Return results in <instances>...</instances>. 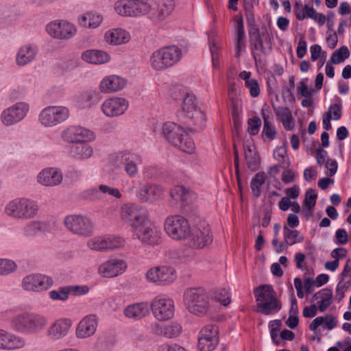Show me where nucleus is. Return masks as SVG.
Returning a JSON list of instances; mask_svg holds the SVG:
<instances>
[{
	"mask_svg": "<svg viewBox=\"0 0 351 351\" xmlns=\"http://www.w3.org/2000/svg\"><path fill=\"white\" fill-rule=\"evenodd\" d=\"M164 228L169 237L176 241L186 239L191 232L188 220L178 215L167 217L164 222Z\"/></svg>",
	"mask_w": 351,
	"mask_h": 351,
	"instance_id": "nucleus-12",
	"label": "nucleus"
},
{
	"mask_svg": "<svg viewBox=\"0 0 351 351\" xmlns=\"http://www.w3.org/2000/svg\"><path fill=\"white\" fill-rule=\"evenodd\" d=\"M99 318L97 314L84 315L76 324L75 335L77 339H85L95 335L99 326Z\"/></svg>",
	"mask_w": 351,
	"mask_h": 351,
	"instance_id": "nucleus-20",
	"label": "nucleus"
},
{
	"mask_svg": "<svg viewBox=\"0 0 351 351\" xmlns=\"http://www.w3.org/2000/svg\"><path fill=\"white\" fill-rule=\"evenodd\" d=\"M63 180V173L60 169L47 167L43 169L36 176V182L44 186L54 187L60 185Z\"/></svg>",
	"mask_w": 351,
	"mask_h": 351,
	"instance_id": "nucleus-27",
	"label": "nucleus"
},
{
	"mask_svg": "<svg viewBox=\"0 0 351 351\" xmlns=\"http://www.w3.org/2000/svg\"><path fill=\"white\" fill-rule=\"evenodd\" d=\"M47 323V318L45 315L27 311L16 314L10 321L13 330L27 335L41 332L46 328Z\"/></svg>",
	"mask_w": 351,
	"mask_h": 351,
	"instance_id": "nucleus-1",
	"label": "nucleus"
},
{
	"mask_svg": "<svg viewBox=\"0 0 351 351\" xmlns=\"http://www.w3.org/2000/svg\"><path fill=\"white\" fill-rule=\"evenodd\" d=\"M127 268L128 264L124 259L111 256L98 265L97 274L102 278H114L122 275Z\"/></svg>",
	"mask_w": 351,
	"mask_h": 351,
	"instance_id": "nucleus-16",
	"label": "nucleus"
},
{
	"mask_svg": "<svg viewBox=\"0 0 351 351\" xmlns=\"http://www.w3.org/2000/svg\"><path fill=\"white\" fill-rule=\"evenodd\" d=\"M103 21V14L97 12H87L78 17L80 25L88 29L98 28Z\"/></svg>",
	"mask_w": 351,
	"mask_h": 351,
	"instance_id": "nucleus-35",
	"label": "nucleus"
},
{
	"mask_svg": "<svg viewBox=\"0 0 351 351\" xmlns=\"http://www.w3.org/2000/svg\"><path fill=\"white\" fill-rule=\"evenodd\" d=\"M350 56V51L346 46H342L333 52L330 61L333 64H340L344 62Z\"/></svg>",
	"mask_w": 351,
	"mask_h": 351,
	"instance_id": "nucleus-57",
	"label": "nucleus"
},
{
	"mask_svg": "<svg viewBox=\"0 0 351 351\" xmlns=\"http://www.w3.org/2000/svg\"><path fill=\"white\" fill-rule=\"evenodd\" d=\"M183 304L187 311L198 317L205 315L211 308L210 295L202 288H191L183 294Z\"/></svg>",
	"mask_w": 351,
	"mask_h": 351,
	"instance_id": "nucleus-4",
	"label": "nucleus"
},
{
	"mask_svg": "<svg viewBox=\"0 0 351 351\" xmlns=\"http://www.w3.org/2000/svg\"><path fill=\"white\" fill-rule=\"evenodd\" d=\"M332 120L337 121L341 119L342 115V105L341 103L331 104L328 111L324 114Z\"/></svg>",
	"mask_w": 351,
	"mask_h": 351,
	"instance_id": "nucleus-61",
	"label": "nucleus"
},
{
	"mask_svg": "<svg viewBox=\"0 0 351 351\" xmlns=\"http://www.w3.org/2000/svg\"><path fill=\"white\" fill-rule=\"evenodd\" d=\"M171 198L182 206H186L195 199V195L190 190L182 186H176L170 191Z\"/></svg>",
	"mask_w": 351,
	"mask_h": 351,
	"instance_id": "nucleus-36",
	"label": "nucleus"
},
{
	"mask_svg": "<svg viewBox=\"0 0 351 351\" xmlns=\"http://www.w3.org/2000/svg\"><path fill=\"white\" fill-rule=\"evenodd\" d=\"M71 116V111L66 106H47L39 112L38 122L43 128H51L66 121Z\"/></svg>",
	"mask_w": 351,
	"mask_h": 351,
	"instance_id": "nucleus-9",
	"label": "nucleus"
},
{
	"mask_svg": "<svg viewBox=\"0 0 351 351\" xmlns=\"http://www.w3.org/2000/svg\"><path fill=\"white\" fill-rule=\"evenodd\" d=\"M316 199L317 195L315 191L311 189H308L305 195L304 208L307 209L310 213H311L316 204Z\"/></svg>",
	"mask_w": 351,
	"mask_h": 351,
	"instance_id": "nucleus-62",
	"label": "nucleus"
},
{
	"mask_svg": "<svg viewBox=\"0 0 351 351\" xmlns=\"http://www.w3.org/2000/svg\"><path fill=\"white\" fill-rule=\"evenodd\" d=\"M27 345L25 337L6 329L0 328V350L17 351L24 349Z\"/></svg>",
	"mask_w": 351,
	"mask_h": 351,
	"instance_id": "nucleus-21",
	"label": "nucleus"
},
{
	"mask_svg": "<svg viewBox=\"0 0 351 351\" xmlns=\"http://www.w3.org/2000/svg\"><path fill=\"white\" fill-rule=\"evenodd\" d=\"M294 262L298 269L304 272L305 274H311L312 269L307 265L305 254L302 252H297L294 256Z\"/></svg>",
	"mask_w": 351,
	"mask_h": 351,
	"instance_id": "nucleus-59",
	"label": "nucleus"
},
{
	"mask_svg": "<svg viewBox=\"0 0 351 351\" xmlns=\"http://www.w3.org/2000/svg\"><path fill=\"white\" fill-rule=\"evenodd\" d=\"M162 135L171 145L181 151L192 154L195 143L187 130L173 122H166L162 128Z\"/></svg>",
	"mask_w": 351,
	"mask_h": 351,
	"instance_id": "nucleus-2",
	"label": "nucleus"
},
{
	"mask_svg": "<svg viewBox=\"0 0 351 351\" xmlns=\"http://www.w3.org/2000/svg\"><path fill=\"white\" fill-rule=\"evenodd\" d=\"M107 251L121 248L125 245L123 237L116 234H105Z\"/></svg>",
	"mask_w": 351,
	"mask_h": 351,
	"instance_id": "nucleus-51",
	"label": "nucleus"
},
{
	"mask_svg": "<svg viewBox=\"0 0 351 351\" xmlns=\"http://www.w3.org/2000/svg\"><path fill=\"white\" fill-rule=\"evenodd\" d=\"M164 191V188L160 185L154 183L144 184L136 191V197L143 203L152 204L162 198Z\"/></svg>",
	"mask_w": 351,
	"mask_h": 351,
	"instance_id": "nucleus-25",
	"label": "nucleus"
},
{
	"mask_svg": "<svg viewBox=\"0 0 351 351\" xmlns=\"http://www.w3.org/2000/svg\"><path fill=\"white\" fill-rule=\"evenodd\" d=\"M77 144L90 143L96 141V133L86 127L77 125Z\"/></svg>",
	"mask_w": 351,
	"mask_h": 351,
	"instance_id": "nucleus-44",
	"label": "nucleus"
},
{
	"mask_svg": "<svg viewBox=\"0 0 351 351\" xmlns=\"http://www.w3.org/2000/svg\"><path fill=\"white\" fill-rule=\"evenodd\" d=\"M45 30L51 37L59 40H69L74 37L77 33L76 26L64 19L50 21L46 25Z\"/></svg>",
	"mask_w": 351,
	"mask_h": 351,
	"instance_id": "nucleus-15",
	"label": "nucleus"
},
{
	"mask_svg": "<svg viewBox=\"0 0 351 351\" xmlns=\"http://www.w3.org/2000/svg\"><path fill=\"white\" fill-rule=\"evenodd\" d=\"M261 126V119L258 117H253L247 121V132L250 135H256L258 133Z\"/></svg>",
	"mask_w": 351,
	"mask_h": 351,
	"instance_id": "nucleus-64",
	"label": "nucleus"
},
{
	"mask_svg": "<svg viewBox=\"0 0 351 351\" xmlns=\"http://www.w3.org/2000/svg\"><path fill=\"white\" fill-rule=\"evenodd\" d=\"M210 300L219 302L223 306H227L231 302L230 289L219 288L209 293Z\"/></svg>",
	"mask_w": 351,
	"mask_h": 351,
	"instance_id": "nucleus-43",
	"label": "nucleus"
},
{
	"mask_svg": "<svg viewBox=\"0 0 351 351\" xmlns=\"http://www.w3.org/2000/svg\"><path fill=\"white\" fill-rule=\"evenodd\" d=\"M70 154L80 160H88L95 154L94 148L89 143L77 144L71 147Z\"/></svg>",
	"mask_w": 351,
	"mask_h": 351,
	"instance_id": "nucleus-37",
	"label": "nucleus"
},
{
	"mask_svg": "<svg viewBox=\"0 0 351 351\" xmlns=\"http://www.w3.org/2000/svg\"><path fill=\"white\" fill-rule=\"evenodd\" d=\"M81 58L84 62L94 65L104 64L111 60L108 52L100 49L86 50L82 53Z\"/></svg>",
	"mask_w": 351,
	"mask_h": 351,
	"instance_id": "nucleus-32",
	"label": "nucleus"
},
{
	"mask_svg": "<svg viewBox=\"0 0 351 351\" xmlns=\"http://www.w3.org/2000/svg\"><path fill=\"white\" fill-rule=\"evenodd\" d=\"M277 117L282 122L287 130H291L294 128V122L291 110L286 107H278L275 108Z\"/></svg>",
	"mask_w": 351,
	"mask_h": 351,
	"instance_id": "nucleus-42",
	"label": "nucleus"
},
{
	"mask_svg": "<svg viewBox=\"0 0 351 351\" xmlns=\"http://www.w3.org/2000/svg\"><path fill=\"white\" fill-rule=\"evenodd\" d=\"M322 326L324 329L332 330L337 326L335 317L326 315L316 317L309 326V329L315 331L318 327Z\"/></svg>",
	"mask_w": 351,
	"mask_h": 351,
	"instance_id": "nucleus-41",
	"label": "nucleus"
},
{
	"mask_svg": "<svg viewBox=\"0 0 351 351\" xmlns=\"http://www.w3.org/2000/svg\"><path fill=\"white\" fill-rule=\"evenodd\" d=\"M113 9L116 14L120 16L132 18L130 0L116 1Z\"/></svg>",
	"mask_w": 351,
	"mask_h": 351,
	"instance_id": "nucleus-49",
	"label": "nucleus"
},
{
	"mask_svg": "<svg viewBox=\"0 0 351 351\" xmlns=\"http://www.w3.org/2000/svg\"><path fill=\"white\" fill-rule=\"evenodd\" d=\"M81 198L91 201H97L101 199V191L98 188H89L80 193Z\"/></svg>",
	"mask_w": 351,
	"mask_h": 351,
	"instance_id": "nucleus-60",
	"label": "nucleus"
},
{
	"mask_svg": "<svg viewBox=\"0 0 351 351\" xmlns=\"http://www.w3.org/2000/svg\"><path fill=\"white\" fill-rule=\"evenodd\" d=\"M129 108V101L124 97L112 96L106 98L101 104L100 109L108 118L123 115Z\"/></svg>",
	"mask_w": 351,
	"mask_h": 351,
	"instance_id": "nucleus-18",
	"label": "nucleus"
},
{
	"mask_svg": "<svg viewBox=\"0 0 351 351\" xmlns=\"http://www.w3.org/2000/svg\"><path fill=\"white\" fill-rule=\"evenodd\" d=\"M267 176L264 172L257 173L252 179L250 186L252 194L258 197L261 194V188L266 180Z\"/></svg>",
	"mask_w": 351,
	"mask_h": 351,
	"instance_id": "nucleus-52",
	"label": "nucleus"
},
{
	"mask_svg": "<svg viewBox=\"0 0 351 351\" xmlns=\"http://www.w3.org/2000/svg\"><path fill=\"white\" fill-rule=\"evenodd\" d=\"M283 235L285 242L288 245H293L304 241V237L300 234L299 231L291 230L287 226L283 228Z\"/></svg>",
	"mask_w": 351,
	"mask_h": 351,
	"instance_id": "nucleus-50",
	"label": "nucleus"
},
{
	"mask_svg": "<svg viewBox=\"0 0 351 351\" xmlns=\"http://www.w3.org/2000/svg\"><path fill=\"white\" fill-rule=\"evenodd\" d=\"M176 278L175 269L167 265L153 267L145 274L146 280L156 285H168L174 282Z\"/></svg>",
	"mask_w": 351,
	"mask_h": 351,
	"instance_id": "nucleus-17",
	"label": "nucleus"
},
{
	"mask_svg": "<svg viewBox=\"0 0 351 351\" xmlns=\"http://www.w3.org/2000/svg\"><path fill=\"white\" fill-rule=\"evenodd\" d=\"M182 114L197 129L202 130L206 126V114L198 105V101L193 94L186 95L182 102Z\"/></svg>",
	"mask_w": 351,
	"mask_h": 351,
	"instance_id": "nucleus-10",
	"label": "nucleus"
},
{
	"mask_svg": "<svg viewBox=\"0 0 351 351\" xmlns=\"http://www.w3.org/2000/svg\"><path fill=\"white\" fill-rule=\"evenodd\" d=\"M112 158L115 160H121L124 171L129 178H135L139 172L138 164L142 161L140 155L131 153L128 150H122L112 154Z\"/></svg>",
	"mask_w": 351,
	"mask_h": 351,
	"instance_id": "nucleus-19",
	"label": "nucleus"
},
{
	"mask_svg": "<svg viewBox=\"0 0 351 351\" xmlns=\"http://www.w3.org/2000/svg\"><path fill=\"white\" fill-rule=\"evenodd\" d=\"M182 330V326L180 323L171 322L162 326L160 328V335L167 339H176L181 335Z\"/></svg>",
	"mask_w": 351,
	"mask_h": 351,
	"instance_id": "nucleus-40",
	"label": "nucleus"
},
{
	"mask_svg": "<svg viewBox=\"0 0 351 351\" xmlns=\"http://www.w3.org/2000/svg\"><path fill=\"white\" fill-rule=\"evenodd\" d=\"M250 45L253 56L256 60L257 57L261 56V53L264 52L263 39L258 32H255L250 35Z\"/></svg>",
	"mask_w": 351,
	"mask_h": 351,
	"instance_id": "nucleus-47",
	"label": "nucleus"
},
{
	"mask_svg": "<svg viewBox=\"0 0 351 351\" xmlns=\"http://www.w3.org/2000/svg\"><path fill=\"white\" fill-rule=\"evenodd\" d=\"M39 52L38 46L34 43H27L19 47L15 55V62L19 66H25L32 63Z\"/></svg>",
	"mask_w": 351,
	"mask_h": 351,
	"instance_id": "nucleus-28",
	"label": "nucleus"
},
{
	"mask_svg": "<svg viewBox=\"0 0 351 351\" xmlns=\"http://www.w3.org/2000/svg\"><path fill=\"white\" fill-rule=\"evenodd\" d=\"M245 157L249 169L252 171L258 169L260 159L258 156H257L250 146L245 147Z\"/></svg>",
	"mask_w": 351,
	"mask_h": 351,
	"instance_id": "nucleus-53",
	"label": "nucleus"
},
{
	"mask_svg": "<svg viewBox=\"0 0 351 351\" xmlns=\"http://www.w3.org/2000/svg\"><path fill=\"white\" fill-rule=\"evenodd\" d=\"M53 283L51 276L41 273H32L22 278L21 287L26 292L42 293L49 290Z\"/></svg>",
	"mask_w": 351,
	"mask_h": 351,
	"instance_id": "nucleus-14",
	"label": "nucleus"
},
{
	"mask_svg": "<svg viewBox=\"0 0 351 351\" xmlns=\"http://www.w3.org/2000/svg\"><path fill=\"white\" fill-rule=\"evenodd\" d=\"M86 246L92 251L100 252H107L106 235H97L89 239L86 242Z\"/></svg>",
	"mask_w": 351,
	"mask_h": 351,
	"instance_id": "nucleus-46",
	"label": "nucleus"
},
{
	"mask_svg": "<svg viewBox=\"0 0 351 351\" xmlns=\"http://www.w3.org/2000/svg\"><path fill=\"white\" fill-rule=\"evenodd\" d=\"M30 110V104L24 101H17L7 107L0 114V121L4 126L10 127L23 121Z\"/></svg>",
	"mask_w": 351,
	"mask_h": 351,
	"instance_id": "nucleus-11",
	"label": "nucleus"
},
{
	"mask_svg": "<svg viewBox=\"0 0 351 351\" xmlns=\"http://www.w3.org/2000/svg\"><path fill=\"white\" fill-rule=\"evenodd\" d=\"M69 295V289L67 286L60 287L58 289L51 290L48 293L49 298L53 301H66Z\"/></svg>",
	"mask_w": 351,
	"mask_h": 351,
	"instance_id": "nucleus-54",
	"label": "nucleus"
},
{
	"mask_svg": "<svg viewBox=\"0 0 351 351\" xmlns=\"http://www.w3.org/2000/svg\"><path fill=\"white\" fill-rule=\"evenodd\" d=\"M333 293L331 289L324 288L314 293L311 302H315L319 312L325 311L333 302Z\"/></svg>",
	"mask_w": 351,
	"mask_h": 351,
	"instance_id": "nucleus-33",
	"label": "nucleus"
},
{
	"mask_svg": "<svg viewBox=\"0 0 351 351\" xmlns=\"http://www.w3.org/2000/svg\"><path fill=\"white\" fill-rule=\"evenodd\" d=\"M174 0H164L160 8V13L156 18H153V21H159L162 20L166 16H168L174 10Z\"/></svg>",
	"mask_w": 351,
	"mask_h": 351,
	"instance_id": "nucleus-56",
	"label": "nucleus"
},
{
	"mask_svg": "<svg viewBox=\"0 0 351 351\" xmlns=\"http://www.w3.org/2000/svg\"><path fill=\"white\" fill-rule=\"evenodd\" d=\"M133 234L142 244L146 245H158L161 241V232L154 224L147 226L144 224L135 230L133 232Z\"/></svg>",
	"mask_w": 351,
	"mask_h": 351,
	"instance_id": "nucleus-24",
	"label": "nucleus"
},
{
	"mask_svg": "<svg viewBox=\"0 0 351 351\" xmlns=\"http://www.w3.org/2000/svg\"><path fill=\"white\" fill-rule=\"evenodd\" d=\"M121 221L134 231L149 220L148 210L138 204L125 202L121 205L119 211Z\"/></svg>",
	"mask_w": 351,
	"mask_h": 351,
	"instance_id": "nucleus-6",
	"label": "nucleus"
},
{
	"mask_svg": "<svg viewBox=\"0 0 351 351\" xmlns=\"http://www.w3.org/2000/svg\"><path fill=\"white\" fill-rule=\"evenodd\" d=\"M311 8L306 5H304L301 0H295L293 10L296 19L298 21L307 19L308 9H311Z\"/></svg>",
	"mask_w": 351,
	"mask_h": 351,
	"instance_id": "nucleus-58",
	"label": "nucleus"
},
{
	"mask_svg": "<svg viewBox=\"0 0 351 351\" xmlns=\"http://www.w3.org/2000/svg\"><path fill=\"white\" fill-rule=\"evenodd\" d=\"M128 80L121 75L110 74L103 77L98 84V90L102 94H113L123 90Z\"/></svg>",
	"mask_w": 351,
	"mask_h": 351,
	"instance_id": "nucleus-23",
	"label": "nucleus"
},
{
	"mask_svg": "<svg viewBox=\"0 0 351 351\" xmlns=\"http://www.w3.org/2000/svg\"><path fill=\"white\" fill-rule=\"evenodd\" d=\"M123 314L128 319L141 320L149 315V304L147 302L133 303L124 308Z\"/></svg>",
	"mask_w": 351,
	"mask_h": 351,
	"instance_id": "nucleus-31",
	"label": "nucleus"
},
{
	"mask_svg": "<svg viewBox=\"0 0 351 351\" xmlns=\"http://www.w3.org/2000/svg\"><path fill=\"white\" fill-rule=\"evenodd\" d=\"M131 38L130 33L122 27L111 28L104 34V41L112 46L127 44Z\"/></svg>",
	"mask_w": 351,
	"mask_h": 351,
	"instance_id": "nucleus-30",
	"label": "nucleus"
},
{
	"mask_svg": "<svg viewBox=\"0 0 351 351\" xmlns=\"http://www.w3.org/2000/svg\"><path fill=\"white\" fill-rule=\"evenodd\" d=\"M257 307L264 315H271L281 309L280 302L277 299L276 293L270 285H263L254 291Z\"/></svg>",
	"mask_w": 351,
	"mask_h": 351,
	"instance_id": "nucleus-8",
	"label": "nucleus"
},
{
	"mask_svg": "<svg viewBox=\"0 0 351 351\" xmlns=\"http://www.w3.org/2000/svg\"><path fill=\"white\" fill-rule=\"evenodd\" d=\"M73 322L68 317L55 319L46 330L47 337L52 341H58L66 337L71 332Z\"/></svg>",
	"mask_w": 351,
	"mask_h": 351,
	"instance_id": "nucleus-26",
	"label": "nucleus"
},
{
	"mask_svg": "<svg viewBox=\"0 0 351 351\" xmlns=\"http://www.w3.org/2000/svg\"><path fill=\"white\" fill-rule=\"evenodd\" d=\"M77 125H71L64 128L60 133L61 139L68 144H77Z\"/></svg>",
	"mask_w": 351,
	"mask_h": 351,
	"instance_id": "nucleus-48",
	"label": "nucleus"
},
{
	"mask_svg": "<svg viewBox=\"0 0 351 351\" xmlns=\"http://www.w3.org/2000/svg\"><path fill=\"white\" fill-rule=\"evenodd\" d=\"M273 156L282 169H288L289 167L290 160L285 145L277 147L273 152Z\"/></svg>",
	"mask_w": 351,
	"mask_h": 351,
	"instance_id": "nucleus-45",
	"label": "nucleus"
},
{
	"mask_svg": "<svg viewBox=\"0 0 351 351\" xmlns=\"http://www.w3.org/2000/svg\"><path fill=\"white\" fill-rule=\"evenodd\" d=\"M63 224L69 232L82 238L90 237L95 232L93 220L83 214H70L65 216Z\"/></svg>",
	"mask_w": 351,
	"mask_h": 351,
	"instance_id": "nucleus-7",
	"label": "nucleus"
},
{
	"mask_svg": "<svg viewBox=\"0 0 351 351\" xmlns=\"http://www.w3.org/2000/svg\"><path fill=\"white\" fill-rule=\"evenodd\" d=\"M17 269V264L8 258H0V276H8Z\"/></svg>",
	"mask_w": 351,
	"mask_h": 351,
	"instance_id": "nucleus-55",
	"label": "nucleus"
},
{
	"mask_svg": "<svg viewBox=\"0 0 351 351\" xmlns=\"http://www.w3.org/2000/svg\"><path fill=\"white\" fill-rule=\"evenodd\" d=\"M182 56V50L177 45L165 46L151 54L149 64L154 71H163L179 62Z\"/></svg>",
	"mask_w": 351,
	"mask_h": 351,
	"instance_id": "nucleus-5",
	"label": "nucleus"
},
{
	"mask_svg": "<svg viewBox=\"0 0 351 351\" xmlns=\"http://www.w3.org/2000/svg\"><path fill=\"white\" fill-rule=\"evenodd\" d=\"M208 45L212 56L213 65L216 68L219 65L221 44L220 38L213 32L208 35Z\"/></svg>",
	"mask_w": 351,
	"mask_h": 351,
	"instance_id": "nucleus-39",
	"label": "nucleus"
},
{
	"mask_svg": "<svg viewBox=\"0 0 351 351\" xmlns=\"http://www.w3.org/2000/svg\"><path fill=\"white\" fill-rule=\"evenodd\" d=\"M218 328L215 325L204 326L198 334L197 347L199 351L213 350L219 341Z\"/></svg>",
	"mask_w": 351,
	"mask_h": 351,
	"instance_id": "nucleus-22",
	"label": "nucleus"
},
{
	"mask_svg": "<svg viewBox=\"0 0 351 351\" xmlns=\"http://www.w3.org/2000/svg\"><path fill=\"white\" fill-rule=\"evenodd\" d=\"M49 230V223L45 221L34 220L27 223L22 229L25 237L34 238Z\"/></svg>",
	"mask_w": 351,
	"mask_h": 351,
	"instance_id": "nucleus-34",
	"label": "nucleus"
},
{
	"mask_svg": "<svg viewBox=\"0 0 351 351\" xmlns=\"http://www.w3.org/2000/svg\"><path fill=\"white\" fill-rule=\"evenodd\" d=\"M161 173L160 168L156 165H149L146 166L143 171V175L146 179H153L158 176Z\"/></svg>",
	"mask_w": 351,
	"mask_h": 351,
	"instance_id": "nucleus-63",
	"label": "nucleus"
},
{
	"mask_svg": "<svg viewBox=\"0 0 351 351\" xmlns=\"http://www.w3.org/2000/svg\"><path fill=\"white\" fill-rule=\"evenodd\" d=\"M150 310L158 322L169 321L175 315L174 301L165 295H157L151 302Z\"/></svg>",
	"mask_w": 351,
	"mask_h": 351,
	"instance_id": "nucleus-13",
	"label": "nucleus"
},
{
	"mask_svg": "<svg viewBox=\"0 0 351 351\" xmlns=\"http://www.w3.org/2000/svg\"><path fill=\"white\" fill-rule=\"evenodd\" d=\"M132 18L147 15L152 10L150 0H130Z\"/></svg>",
	"mask_w": 351,
	"mask_h": 351,
	"instance_id": "nucleus-38",
	"label": "nucleus"
},
{
	"mask_svg": "<svg viewBox=\"0 0 351 351\" xmlns=\"http://www.w3.org/2000/svg\"><path fill=\"white\" fill-rule=\"evenodd\" d=\"M38 202L29 197H19L9 201L4 207V213L9 217L17 220H31L38 214Z\"/></svg>",
	"mask_w": 351,
	"mask_h": 351,
	"instance_id": "nucleus-3",
	"label": "nucleus"
},
{
	"mask_svg": "<svg viewBox=\"0 0 351 351\" xmlns=\"http://www.w3.org/2000/svg\"><path fill=\"white\" fill-rule=\"evenodd\" d=\"M191 232L189 245L193 248H203L213 241L210 228L208 225H200L195 228Z\"/></svg>",
	"mask_w": 351,
	"mask_h": 351,
	"instance_id": "nucleus-29",
	"label": "nucleus"
}]
</instances>
